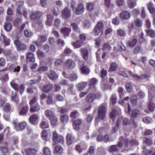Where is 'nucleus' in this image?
<instances>
[{
	"instance_id": "9b49d317",
	"label": "nucleus",
	"mask_w": 155,
	"mask_h": 155,
	"mask_svg": "<svg viewBox=\"0 0 155 155\" xmlns=\"http://www.w3.org/2000/svg\"><path fill=\"white\" fill-rule=\"evenodd\" d=\"M84 11V5L80 3L78 5L75 10V13L77 15H81L82 14Z\"/></svg>"
},
{
	"instance_id": "473e14b6",
	"label": "nucleus",
	"mask_w": 155,
	"mask_h": 155,
	"mask_svg": "<svg viewBox=\"0 0 155 155\" xmlns=\"http://www.w3.org/2000/svg\"><path fill=\"white\" fill-rule=\"evenodd\" d=\"M68 116L66 114L63 115L61 117V122L64 124H66L68 122Z\"/></svg>"
},
{
	"instance_id": "338daca9",
	"label": "nucleus",
	"mask_w": 155,
	"mask_h": 155,
	"mask_svg": "<svg viewBox=\"0 0 155 155\" xmlns=\"http://www.w3.org/2000/svg\"><path fill=\"white\" fill-rule=\"evenodd\" d=\"M7 101V99L5 97H3L0 95V105H3Z\"/></svg>"
},
{
	"instance_id": "c03bdc74",
	"label": "nucleus",
	"mask_w": 155,
	"mask_h": 155,
	"mask_svg": "<svg viewBox=\"0 0 155 155\" xmlns=\"http://www.w3.org/2000/svg\"><path fill=\"white\" fill-rule=\"evenodd\" d=\"M141 114V112L137 110H133L131 116L133 118H136L137 117L138 115Z\"/></svg>"
},
{
	"instance_id": "cd10ccee",
	"label": "nucleus",
	"mask_w": 155,
	"mask_h": 155,
	"mask_svg": "<svg viewBox=\"0 0 155 155\" xmlns=\"http://www.w3.org/2000/svg\"><path fill=\"white\" fill-rule=\"evenodd\" d=\"M12 108V105L9 103H7L3 107V109L6 112L8 113L11 111Z\"/></svg>"
},
{
	"instance_id": "bb28decb",
	"label": "nucleus",
	"mask_w": 155,
	"mask_h": 155,
	"mask_svg": "<svg viewBox=\"0 0 155 155\" xmlns=\"http://www.w3.org/2000/svg\"><path fill=\"white\" fill-rule=\"evenodd\" d=\"M136 0H127V5L130 8H133L136 5Z\"/></svg>"
},
{
	"instance_id": "f704fd0d",
	"label": "nucleus",
	"mask_w": 155,
	"mask_h": 155,
	"mask_svg": "<svg viewBox=\"0 0 155 155\" xmlns=\"http://www.w3.org/2000/svg\"><path fill=\"white\" fill-rule=\"evenodd\" d=\"M4 28L6 31H10L12 28L11 24L9 22L5 23L4 25Z\"/></svg>"
},
{
	"instance_id": "39448f33",
	"label": "nucleus",
	"mask_w": 155,
	"mask_h": 155,
	"mask_svg": "<svg viewBox=\"0 0 155 155\" xmlns=\"http://www.w3.org/2000/svg\"><path fill=\"white\" fill-rule=\"evenodd\" d=\"M101 96L100 93L97 92L96 94L93 93H89L86 98V100L87 102L89 103H91L93 102L95 98H99Z\"/></svg>"
},
{
	"instance_id": "4c0bfd02",
	"label": "nucleus",
	"mask_w": 155,
	"mask_h": 155,
	"mask_svg": "<svg viewBox=\"0 0 155 155\" xmlns=\"http://www.w3.org/2000/svg\"><path fill=\"white\" fill-rule=\"evenodd\" d=\"M105 153V149L104 147H101L98 148L97 152V155H103Z\"/></svg>"
},
{
	"instance_id": "6ab92c4d",
	"label": "nucleus",
	"mask_w": 155,
	"mask_h": 155,
	"mask_svg": "<svg viewBox=\"0 0 155 155\" xmlns=\"http://www.w3.org/2000/svg\"><path fill=\"white\" fill-rule=\"evenodd\" d=\"M38 119V115L36 114H34L30 116L29 120L31 123L33 124H35L37 123Z\"/></svg>"
},
{
	"instance_id": "0e129e2a",
	"label": "nucleus",
	"mask_w": 155,
	"mask_h": 155,
	"mask_svg": "<svg viewBox=\"0 0 155 155\" xmlns=\"http://www.w3.org/2000/svg\"><path fill=\"white\" fill-rule=\"evenodd\" d=\"M3 39L5 45L8 46L10 45V39L7 38L5 36H4L3 37Z\"/></svg>"
},
{
	"instance_id": "5701e85b",
	"label": "nucleus",
	"mask_w": 155,
	"mask_h": 155,
	"mask_svg": "<svg viewBox=\"0 0 155 155\" xmlns=\"http://www.w3.org/2000/svg\"><path fill=\"white\" fill-rule=\"evenodd\" d=\"M11 101L14 102L16 104H18L19 101L18 98L17 97V93L12 91L11 92Z\"/></svg>"
},
{
	"instance_id": "4d7b16f0",
	"label": "nucleus",
	"mask_w": 155,
	"mask_h": 155,
	"mask_svg": "<svg viewBox=\"0 0 155 155\" xmlns=\"http://www.w3.org/2000/svg\"><path fill=\"white\" fill-rule=\"evenodd\" d=\"M24 34L25 36L27 37H31L32 35L31 31H28L27 29H25L24 31Z\"/></svg>"
},
{
	"instance_id": "774afa93",
	"label": "nucleus",
	"mask_w": 155,
	"mask_h": 155,
	"mask_svg": "<svg viewBox=\"0 0 155 155\" xmlns=\"http://www.w3.org/2000/svg\"><path fill=\"white\" fill-rule=\"evenodd\" d=\"M131 101L134 105H135L137 102V97L136 96L134 95H133L130 99Z\"/></svg>"
},
{
	"instance_id": "a211bd4d",
	"label": "nucleus",
	"mask_w": 155,
	"mask_h": 155,
	"mask_svg": "<svg viewBox=\"0 0 155 155\" xmlns=\"http://www.w3.org/2000/svg\"><path fill=\"white\" fill-rule=\"evenodd\" d=\"M130 16V13L127 11H123L120 14V18L122 19H128Z\"/></svg>"
},
{
	"instance_id": "f257e3e1",
	"label": "nucleus",
	"mask_w": 155,
	"mask_h": 155,
	"mask_svg": "<svg viewBox=\"0 0 155 155\" xmlns=\"http://www.w3.org/2000/svg\"><path fill=\"white\" fill-rule=\"evenodd\" d=\"M120 110L118 111L116 110H113L110 114V118L113 120L115 119H117V120L116 124V125L117 127H119L121 124V121L123 118L122 116Z\"/></svg>"
},
{
	"instance_id": "6e6d98bb",
	"label": "nucleus",
	"mask_w": 155,
	"mask_h": 155,
	"mask_svg": "<svg viewBox=\"0 0 155 155\" xmlns=\"http://www.w3.org/2000/svg\"><path fill=\"white\" fill-rule=\"evenodd\" d=\"M103 50H107L110 51L111 49V47L110 44L107 43H105L102 48Z\"/></svg>"
},
{
	"instance_id": "b1692460",
	"label": "nucleus",
	"mask_w": 155,
	"mask_h": 155,
	"mask_svg": "<svg viewBox=\"0 0 155 155\" xmlns=\"http://www.w3.org/2000/svg\"><path fill=\"white\" fill-rule=\"evenodd\" d=\"M87 82H83L78 84L76 86V88L78 90L81 91L83 90L87 86Z\"/></svg>"
},
{
	"instance_id": "e433bc0d",
	"label": "nucleus",
	"mask_w": 155,
	"mask_h": 155,
	"mask_svg": "<svg viewBox=\"0 0 155 155\" xmlns=\"http://www.w3.org/2000/svg\"><path fill=\"white\" fill-rule=\"evenodd\" d=\"M70 116L71 118L74 119L78 117L79 116V113L78 111L75 110L71 113Z\"/></svg>"
},
{
	"instance_id": "7c9ffc66",
	"label": "nucleus",
	"mask_w": 155,
	"mask_h": 155,
	"mask_svg": "<svg viewBox=\"0 0 155 155\" xmlns=\"http://www.w3.org/2000/svg\"><path fill=\"white\" fill-rule=\"evenodd\" d=\"M53 86L51 84H48L45 85L43 87V91L46 93L50 91L53 88Z\"/></svg>"
},
{
	"instance_id": "5fc2aeb1",
	"label": "nucleus",
	"mask_w": 155,
	"mask_h": 155,
	"mask_svg": "<svg viewBox=\"0 0 155 155\" xmlns=\"http://www.w3.org/2000/svg\"><path fill=\"white\" fill-rule=\"evenodd\" d=\"M52 12L54 15L57 16L59 13V10L58 8L57 7H54L52 10Z\"/></svg>"
},
{
	"instance_id": "a18cd8bd",
	"label": "nucleus",
	"mask_w": 155,
	"mask_h": 155,
	"mask_svg": "<svg viewBox=\"0 0 155 155\" xmlns=\"http://www.w3.org/2000/svg\"><path fill=\"white\" fill-rule=\"evenodd\" d=\"M41 137L43 140L45 141L47 140L48 137V134L46 130H44L42 132Z\"/></svg>"
},
{
	"instance_id": "3c124183",
	"label": "nucleus",
	"mask_w": 155,
	"mask_h": 155,
	"mask_svg": "<svg viewBox=\"0 0 155 155\" xmlns=\"http://www.w3.org/2000/svg\"><path fill=\"white\" fill-rule=\"evenodd\" d=\"M117 35L120 37H124L126 35V33L124 31L121 29H119L117 31Z\"/></svg>"
},
{
	"instance_id": "aec40b11",
	"label": "nucleus",
	"mask_w": 155,
	"mask_h": 155,
	"mask_svg": "<svg viewBox=\"0 0 155 155\" xmlns=\"http://www.w3.org/2000/svg\"><path fill=\"white\" fill-rule=\"evenodd\" d=\"M67 143L68 145H71L74 142V138L71 134H68L66 136Z\"/></svg>"
},
{
	"instance_id": "f03ea898",
	"label": "nucleus",
	"mask_w": 155,
	"mask_h": 155,
	"mask_svg": "<svg viewBox=\"0 0 155 155\" xmlns=\"http://www.w3.org/2000/svg\"><path fill=\"white\" fill-rule=\"evenodd\" d=\"M10 85L12 88L16 91H19V93L21 95L23 93L25 88V84H21L20 86L15 81L12 80L10 82Z\"/></svg>"
},
{
	"instance_id": "2f4dec72",
	"label": "nucleus",
	"mask_w": 155,
	"mask_h": 155,
	"mask_svg": "<svg viewBox=\"0 0 155 155\" xmlns=\"http://www.w3.org/2000/svg\"><path fill=\"white\" fill-rule=\"evenodd\" d=\"M61 31L64 35L68 36L71 31V29L69 28H65L62 29Z\"/></svg>"
},
{
	"instance_id": "72a5a7b5",
	"label": "nucleus",
	"mask_w": 155,
	"mask_h": 155,
	"mask_svg": "<svg viewBox=\"0 0 155 155\" xmlns=\"http://www.w3.org/2000/svg\"><path fill=\"white\" fill-rule=\"evenodd\" d=\"M81 73L82 74H87L90 72V71L88 68L85 66H83L80 68Z\"/></svg>"
},
{
	"instance_id": "e2e57ef3",
	"label": "nucleus",
	"mask_w": 155,
	"mask_h": 155,
	"mask_svg": "<svg viewBox=\"0 0 155 155\" xmlns=\"http://www.w3.org/2000/svg\"><path fill=\"white\" fill-rule=\"evenodd\" d=\"M126 89L128 92H130L133 89L132 86L129 83H127L125 85Z\"/></svg>"
},
{
	"instance_id": "c85d7f7f",
	"label": "nucleus",
	"mask_w": 155,
	"mask_h": 155,
	"mask_svg": "<svg viewBox=\"0 0 155 155\" xmlns=\"http://www.w3.org/2000/svg\"><path fill=\"white\" fill-rule=\"evenodd\" d=\"M81 122L82 120L81 119H78L75 121L73 124L74 129L77 130L79 129Z\"/></svg>"
},
{
	"instance_id": "2eb2a0df",
	"label": "nucleus",
	"mask_w": 155,
	"mask_h": 155,
	"mask_svg": "<svg viewBox=\"0 0 155 155\" xmlns=\"http://www.w3.org/2000/svg\"><path fill=\"white\" fill-rule=\"evenodd\" d=\"M129 74L133 78L137 80H141L143 79L147 78V76L146 74H143L140 76H139L137 74H133L131 71H129Z\"/></svg>"
},
{
	"instance_id": "603ef678",
	"label": "nucleus",
	"mask_w": 155,
	"mask_h": 155,
	"mask_svg": "<svg viewBox=\"0 0 155 155\" xmlns=\"http://www.w3.org/2000/svg\"><path fill=\"white\" fill-rule=\"evenodd\" d=\"M9 79V76L8 73L5 74L3 75L2 76L1 80L2 82H6L8 81Z\"/></svg>"
},
{
	"instance_id": "a878e982",
	"label": "nucleus",
	"mask_w": 155,
	"mask_h": 155,
	"mask_svg": "<svg viewBox=\"0 0 155 155\" xmlns=\"http://www.w3.org/2000/svg\"><path fill=\"white\" fill-rule=\"evenodd\" d=\"M54 154H61L63 151V149L62 147L59 145L56 146L54 147Z\"/></svg>"
},
{
	"instance_id": "423d86ee",
	"label": "nucleus",
	"mask_w": 155,
	"mask_h": 155,
	"mask_svg": "<svg viewBox=\"0 0 155 155\" xmlns=\"http://www.w3.org/2000/svg\"><path fill=\"white\" fill-rule=\"evenodd\" d=\"M14 43L18 51H23L27 49L26 45L24 43H21V41L18 39L14 40Z\"/></svg>"
},
{
	"instance_id": "9d476101",
	"label": "nucleus",
	"mask_w": 155,
	"mask_h": 155,
	"mask_svg": "<svg viewBox=\"0 0 155 155\" xmlns=\"http://www.w3.org/2000/svg\"><path fill=\"white\" fill-rule=\"evenodd\" d=\"M29 109L28 106H24L20 107L18 110V113L20 115L26 116Z\"/></svg>"
},
{
	"instance_id": "c9c22d12",
	"label": "nucleus",
	"mask_w": 155,
	"mask_h": 155,
	"mask_svg": "<svg viewBox=\"0 0 155 155\" xmlns=\"http://www.w3.org/2000/svg\"><path fill=\"white\" fill-rule=\"evenodd\" d=\"M45 114L46 117L49 118L52 117L55 115L54 112L52 111L49 110L45 111Z\"/></svg>"
},
{
	"instance_id": "6e6552de",
	"label": "nucleus",
	"mask_w": 155,
	"mask_h": 155,
	"mask_svg": "<svg viewBox=\"0 0 155 155\" xmlns=\"http://www.w3.org/2000/svg\"><path fill=\"white\" fill-rule=\"evenodd\" d=\"M104 25L101 22H99L95 27L93 30L94 35H99L100 32L103 30Z\"/></svg>"
},
{
	"instance_id": "1a4fd4ad",
	"label": "nucleus",
	"mask_w": 155,
	"mask_h": 155,
	"mask_svg": "<svg viewBox=\"0 0 155 155\" xmlns=\"http://www.w3.org/2000/svg\"><path fill=\"white\" fill-rule=\"evenodd\" d=\"M87 147L86 143L84 142H81L76 146L75 149L79 153H81L83 150L85 149Z\"/></svg>"
},
{
	"instance_id": "0eeeda50",
	"label": "nucleus",
	"mask_w": 155,
	"mask_h": 155,
	"mask_svg": "<svg viewBox=\"0 0 155 155\" xmlns=\"http://www.w3.org/2000/svg\"><path fill=\"white\" fill-rule=\"evenodd\" d=\"M106 109L105 106L103 104L101 105L98 111V116L99 119L103 120L105 117Z\"/></svg>"
},
{
	"instance_id": "a19ab883",
	"label": "nucleus",
	"mask_w": 155,
	"mask_h": 155,
	"mask_svg": "<svg viewBox=\"0 0 155 155\" xmlns=\"http://www.w3.org/2000/svg\"><path fill=\"white\" fill-rule=\"evenodd\" d=\"M43 153L45 155H51V151L50 149L47 147H45L43 149Z\"/></svg>"
},
{
	"instance_id": "052dcab7",
	"label": "nucleus",
	"mask_w": 155,
	"mask_h": 155,
	"mask_svg": "<svg viewBox=\"0 0 155 155\" xmlns=\"http://www.w3.org/2000/svg\"><path fill=\"white\" fill-rule=\"evenodd\" d=\"M87 8L89 11H91L93 10L94 8V4L91 2L87 4Z\"/></svg>"
},
{
	"instance_id": "09e8293b",
	"label": "nucleus",
	"mask_w": 155,
	"mask_h": 155,
	"mask_svg": "<svg viewBox=\"0 0 155 155\" xmlns=\"http://www.w3.org/2000/svg\"><path fill=\"white\" fill-rule=\"evenodd\" d=\"M27 125L26 123L25 122H22L18 124V127L21 130L25 129Z\"/></svg>"
},
{
	"instance_id": "de8ad7c7",
	"label": "nucleus",
	"mask_w": 155,
	"mask_h": 155,
	"mask_svg": "<svg viewBox=\"0 0 155 155\" xmlns=\"http://www.w3.org/2000/svg\"><path fill=\"white\" fill-rule=\"evenodd\" d=\"M146 31L147 34L151 38H153L155 36V31L154 30L152 29L146 30Z\"/></svg>"
},
{
	"instance_id": "ea45409f",
	"label": "nucleus",
	"mask_w": 155,
	"mask_h": 155,
	"mask_svg": "<svg viewBox=\"0 0 155 155\" xmlns=\"http://www.w3.org/2000/svg\"><path fill=\"white\" fill-rule=\"evenodd\" d=\"M137 40L135 38H133L127 42L128 45L130 47H134L136 44Z\"/></svg>"
},
{
	"instance_id": "4468645a",
	"label": "nucleus",
	"mask_w": 155,
	"mask_h": 155,
	"mask_svg": "<svg viewBox=\"0 0 155 155\" xmlns=\"http://www.w3.org/2000/svg\"><path fill=\"white\" fill-rule=\"evenodd\" d=\"M48 78L53 81L57 79L58 77V75L54 71H50L47 73Z\"/></svg>"
},
{
	"instance_id": "412c9836",
	"label": "nucleus",
	"mask_w": 155,
	"mask_h": 155,
	"mask_svg": "<svg viewBox=\"0 0 155 155\" xmlns=\"http://www.w3.org/2000/svg\"><path fill=\"white\" fill-rule=\"evenodd\" d=\"M149 108L146 109L145 110V112L149 113L151 112L154 111L155 107V105L151 101H150L149 104Z\"/></svg>"
},
{
	"instance_id": "49530a36",
	"label": "nucleus",
	"mask_w": 155,
	"mask_h": 155,
	"mask_svg": "<svg viewBox=\"0 0 155 155\" xmlns=\"http://www.w3.org/2000/svg\"><path fill=\"white\" fill-rule=\"evenodd\" d=\"M120 49L123 50H124L126 49V48L123 45L121 44L118 45V49L116 47H114L113 50L114 52H117Z\"/></svg>"
},
{
	"instance_id": "dca6fc26",
	"label": "nucleus",
	"mask_w": 155,
	"mask_h": 155,
	"mask_svg": "<svg viewBox=\"0 0 155 155\" xmlns=\"http://www.w3.org/2000/svg\"><path fill=\"white\" fill-rule=\"evenodd\" d=\"M26 61L28 62H34L35 61L34 54L29 52L26 54Z\"/></svg>"
},
{
	"instance_id": "13d9d810",
	"label": "nucleus",
	"mask_w": 155,
	"mask_h": 155,
	"mask_svg": "<svg viewBox=\"0 0 155 155\" xmlns=\"http://www.w3.org/2000/svg\"><path fill=\"white\" fill-rule=\"evenodd\" d=\"M71 26H72L74 30L77 32L79 33L80 31V29L76 24L74 23L71 24Z\"/></svg>"
},
{
	"instance_id": "20e7f679",
	"label": "nucleus",
	"mask_w": 155,
	"mask_h": 155,
	"mask_svg": "<svg viewBox=\"0 0 155 155\" xmlns=\"http://www.w3.org/2000/svg\"><path fill=\"white\" fill-rule=\"evenodd\" d=\"M37 102L36 97H35L33 99L31 100L29 102V104L30 106V112L32 113L38 111L39 110V107L38 104H35Z\"/></svg>"
},
{
	"instance_id": "79ce46f5",
	"label": "nucleus",
	"mask_w": 155,
	"mask_h": 155,
	"mask_svg": "<svg viewBox=\"0 0 155 155\" xmlns=\"http://www.w3.org/2000/svg\"><path fill=\"white\" fill-rule=\"evenodd\" d=\"M98 82V80L96 78H93L91 79L90 81V86H94L97 84Z\"/></svg>"
},
{
	"instance_id": "58836bf2",
	"label": "nucleus",
	"mask_w": 155,
	"mask_h": 155,
	"mask_svg": "<svg viewBox=\"0 0 155 155\" xmlns=\"http://www.w3.org/2000/svg\"><path fill=\"white\" fill-rule=\"evenodd\" d=\"M49 119L50 120L51 124L52 125L55 126L56 125L58 122V118L55 115L50 118Z\"/></svg>"
},
{
	"instance_id": "f8f14e48",
	"label": "nucleus",
	"mask_w": 155,
	"mask_h": 155,
	"mask_svg": "<svg viewBox=\"0 0 155 155\" xmlns=\"http://www.w3.org/2000/svg\"><path fill=\"white\" fill-rule=\"evenodd\" d=\"M81 55L83 58L85 60L88 58V50L84 48H82L80 50Z\"/></svg>"
},
{
	"instance_id": "37998d69",
	"label": "nucleus",
	"mask_w": 155,
	"mask_h": 155,
	"mask_svg": "<svg viewBox=\"0 0 155 155\" xmlns=\"http://www.w3.org/2000/svg\"><path fill=\"white\" fill-rule=\"evenodd\" d=\"M49 125L47 121H42L41 123V127L42 128H46L49 127Z\"/></svg>"
},
{
	"instance_id": "4be33fe9",
	"label": "nucleus",
	"mask_w": 155,
	"mask_h": 155,
	"mask_svg": "<svg viewBox=\"0 0 155 155\" xmlns=\"http://www.w3.org/2000/svg\"><path fill=\"white\" fill-rule=\"evenodd\" d=\"M25 151L27 155H35L37 152L36 149L31 148L26 149Z\"/></svg>"
},
{
	"instance_id": "ddd939ff",
	"label": "nucleus",
	"mask_w": 155,
	"mask_h": 155,
	"mask_svg": "<svg viewBox=\"0 0 155 155\" xmlns=\"http://www.w3.org/2000/svg\"><path fill=\"white\" fill-rule=\"evenodd\" d=\"M64 64L65 66L70 69L73 68L75 65L74 62L70 59L67 60Z\"/></svg>"
},
{
	"instance_id": "7ed1b4c3",
	"label": "nucleus",
	"mask_w": 155,
	"mask_h": 155,
	"mask_svg": "<svg viewBox=\"0 0 155 155\" xmlns=\"http://www.w3.org/2000/svg\"><path fill=\"white\" fill-rule=\"evenodd\" d=\"M52 140L53 141V145H56L58 143L62 144L64 141L63 137L61 135H58L56 131L52 132Z\"/></svg>"
},
{
	"instance_id": "8fccbe9b",
	"label": "nucleus",
	"mask_w": 155,
	"mask_h": 155,
	"mask_svg": "<svg viewBox=\"0 0 155 155\" xmlns=\"http://www.w3.org/2000/svg\"><path fill=\"white\" fill-rule=\"evenodd\" d=\"M142 120L144 123L147 124L151 123L153 121L151 118L149 117H143L142 119Z\"/></svg>"
},
{
	"instance_id": "f3484780",
	"label": "nucleus",
	"mask_w": 155,
	"mask_h": 155,
	"mask_svg": "<svg viewBox=\"0 0 155 155\" xmlns=\"http://www.w3.org/2000/svg\"><path fill=\"white\" fill-rule=\"evenodd\" d=\"M62 15L64 18H69L71 16V12L68 8L65 7L63 11Z\"/></svg>"
},
{
	"instance_id": "bf43d9fd",
	"label": "nucleus",
	"mask_w": 155,
	"mask_h": 155,
	"mask_svg": "<svg viewBox=\"0 0 155 155\" xmlns=\"http://www.w3.org/2000/svg\"><path fill=\"white\" fill-rule=\"evenodd\" d=\"M39 17L38 13L37 12H35L32 13L30 16L31 19H36Z\"/></svg>"
},
{
	"instance_id": "393cba45",
	"label": "nucleus",
	"mask_w": 155,
	"mask_h": 155,
	"mask_svg": "<svg viewBox=\"0 0 155 155\" xmlns=\"http://www.w3.org/2000/svg\"><path fill=\"white\" fill-rule=\"evenodd\" d=\"M118 67V65L115 62L112 63L110 64L108 70L109 72H113L117 70Z\"/></svg>"
},
{
	"instance_id": "c756f323",
	"label": "nucleus",
	"mask_w": 155,
	"mask_h": 155,
	"mask_svg": "<svg viewBox=\"0 0 155 155\" xmlns=\"http://www.w3.org/2000/svg\"><path fill=\"white\" fill-rule=\"evenodd\" d=\"M148 10L151 13H154L155 12V8L154 7L153 4L151 2L149 3L147 5Z\"/></svg>"
},
{
	"instance_id": "680f3d73",
	"label": "nucleus",
	"mask_w": 155,
	"mask_h": 155,
	"mask_svg": "<svg viewBox=\"0 0 155 155\" xmlns=\"http://www.w3.org/2000/svg\"><path fill=\"white\" fill-rule=\"evenodd\" d=\"M95 148L93 146H91L89 148L88 153L91 155H95Z\"/></svg>"
},
{
	"instance_id": "69168bd1",
	"label": "nucleus",
	"mask_w": 155,
	"mask_h": 155,
	"mask_svg": "<svg viewBox=\"0 0 155 155\" xmlns=\"http://www.w3.org/2000/svg\"><path fill=\"white\" fill-rule=\"evenodd\" d=\"M78 78V75L77 74L72 72L71 74L70 77V80L71 81H74L76 80Z\"/></svg>"
},
{
	"instance_id": "864d4df0",
	"label": "nucleus",
	"mask_w": 155,
	"mask_h": 155,
	"mask_svg": "<svg viewBox=\"0 0 155 155\" xmlns=\"http://www.w3.org/2000/svg\"><path fill=\"white\" fill-rule=\"evenodd\" d=\"M117 101V97L114 94L112 95L110 98V102L114 104L116 103Z\"/></svg>"
}]
</instances>
